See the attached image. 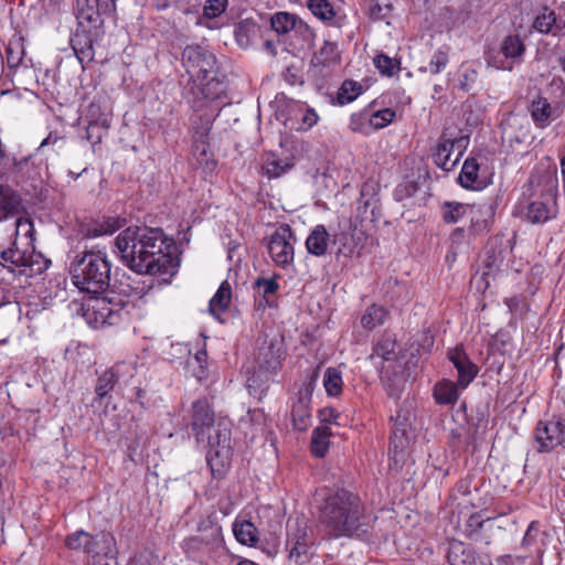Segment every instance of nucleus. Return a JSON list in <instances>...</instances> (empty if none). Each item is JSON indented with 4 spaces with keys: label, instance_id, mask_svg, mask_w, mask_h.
<instances>
[{
    "label": "nucleus",
    "instance_id": "1",
    "mask_svg": "<svg viewBox=\"0 0 565 565\" xmlns=\"http://www.w3.org/2000/svg\"><path fill=\"white\" fill-rule=\"evenodd\" d=\"M171 245L159 227L129 226L116 237L114 252L129 269L153 276L173 273Z\"/></svg>",
    "mask_w": 565,
    "mask_h": 565
},
{
    "label": "nucleus",
    "instance_id": "2",
    "mask_svg": "<svg viewBox=\"0 0 565 565\" xmlns=\"http://www.w3.org/2000/svg\"><path fill=\"white\" fill-rule=\"evenodd\" d=\"M319 513L320 523L330 539H366L370 534L371 518L365 504L349 490L329 491L319 505Z\"/></svg>",
    "mask_w": 565,
    "mask_h": 565
},
{
    "label": "nucleus",
    "instance_id": "3",
    "mask_svg": "<svg viewBox=\"0 0 565 565\" xmlns=\"http://www.w3.org/2000/svg\"><path fill=\"white\" fill-rule=\"evenodd\" d=\"M191 427L200 444L207 438L206 462L214 478H223L231 465V425L221 419L215 423L214 412L206 399L192 405Z\"/></svg>",
    "mask_w": 565,
    "mask_h": 565
},
{
    "label": "nucleus",
    "instance_id": "4",
    "mask_svg": "<svg viewBox=\"0 0 565 565\" xmlns=\"http://www.w3.org/2000/svg\"><path fill=\"white\" fill-rule=\"evenodd\" d=\"M182 63L193 79L192 94L198 100L212 103L224 96L226 84L213 52L201 45H186L182 52Z\"/></svg>",
    "mask_w": 565,
    "mask_h": 565
},
{
    "label": "nucleus",
    "instance_id": "5",
    "mask_svg": "<svg viewBox=\"0 0 565 565\" xmlns=\"http://www.w3.org/2000/svg\"><path fill=\"white\" fill-rule=\"evenodd\" d=\"M369 360L380 371L387 395L396 401L399 399L404 391L406 377L395 335L384 333L373 344Z\"/></svg>",
    "mask_w": 565,
    "mask_h": 565
},
{
    "label": "nucleus",
    "instance_id": "6",
    "mask_svg": "<svg viewBox=\"0 0 565 565\" xmlns=\"http://www.w3.org/2000/svg\"><path fill=\"white\" fill-rule=\"evenodd\" d=\"M111 264L106 253L88 250L77 255L70 266L73 284L84 292L102 294L110 284Z\"/></svg>",
    "mask_w": 565,
    "mask_h": 565
},
{
    "label": "nucleus",
    "instance_id": "7",
    "mask_svg": "<svg viewBox=\"0 0 565 565\" xmlns=\"http://www.w3.org/2000/svg\"><path fill=\"white\" fill-rule=\"evenodd\" d=\"M47 263L41 253L35 252L34 246H21L14 242L12 247L0 253V266L13 275L26 278L41 274L47 268Z\"/></svg>",
    "mask_w": 565,
    "mask_h": 565
},
{
    "label": "nucleus",
    "instance_id": "8",
    "mask_svg": "<svg viewBox=\"0 0 565 565\" xmlns=\"http://www.w3.org/2000/svg\"><path fill=\"white\" fill-rule=\"evenodd\" d=\"M313 539L305 520L295 519L287 522L286 546L289 550V562L302 565L312 556Z\"/></svg>",
    "mask_w": 565,
    "mask_h": 565
},
{
    "label": "nucleus",
    "instance_id": "9",
    "mask_svg": "<svg viewBox=\"0 0 565 565\" xmlns=\"http://www.w3.org/2000/svg\"><path fill=\"white\" fill-rule=\"evenodd\" d=\"M218 115H201L192 120V153L198 163L206 171L212 172L216 167V161L210 151V131L215 117Z\"/></svg>",
    "mask_w": 565,
    "mask_h": 565
},
{
    "label": "nucleus",
    "instance_id": "10",
    "mask_svg": "<svg viewBox=\"0 0 565 565\" xmlns=\"http://www.w3.org/2000/svg\"><path fill=\"white\" fill-rule=\"evenodd\" d=\"M66 546L82 551L88 555H105L113 557L116 553L115 537L109 532H100L96 536L81 530L67 535Z\"/></svg>",
    "mask_w": 565,
    "mask_h": 565
},
{
    "label": "nucleus",
    "instance_id": "11",
    "mask_svg": "<svg viewBox=\"0 0 565 565\" xmlns=\"http://www.w3.org/2000/svg\"><path fill=\"white\" fill-rule=\"evenodd\" d=\"M296 237L289 225L284 224L270 235L267 249L271 260L280 268H287L294 264Z\"/></svg>",
    "mask_w": 565,
    "mask_h": 565
},
{
    "label": "nucleus",
    "instance_id": "12",
    "mask_svg": "<svg viewBox=\"0 0 565 565\" xmlns=\"http://www.w3.org/2000/svg\"><path fill=\"white\" fill-rule=\"evenodd\" d=\"M556 180L547 178L541 200L531 201L525 211V218L532 224H543L556 216L555 210Z\"/></svg>",
    "mask_w": 565,
    "mask_h": 565
},
{
    "label": "nucleus",
    "instance_id": "13",
    "mask_svg": "<svg viewBox=\"0 0 565 565\" xmlns=\"http://www.w3.org/2000/svg\"><path fill=\"white\" fill-rule=\"evenodd\" d=\"M104 34L103 26L78 24L71 38V46L79 63H88L94 60V44Z\"/></svg>",
    "mask_w": 565,
    "mask_h": 565
},
{
    "label": "nucleus",
    "instance_id": "14",
    "mask_svg": "<svg viewBox=\"0 0 565 565\" xmlns=\"http://www.w3.org/2000/svg\"><path fill=\"white\" fill-rule=\"evenodd\" d=\"M127 306L128 303L121 299L102 297L94 300V303L87 308V313L92 310L95 315V327L114 326L128 315Z\"/></svg>",
    "mask_w": 565,
    "mask_h": 565
},
{
    "label": "nucleus",
    "instance_id": "15",
    "mask_svg": "<svg viewBox=\"0 0 565 565\" xmlns=\"http://www.w3.org/2000/svg\"><path fill=\"white\" fill-rule=\"evenodd\" d=\"M115 10V0H75V17L78 24L103 26L104 14Z\"/></svg>",
    "mask_w": 565,
    "mask_h": 565
},
{
    "label": "nucleus",
    "instance_id": "16",
    "mask_svg": "<svg viewBox=\"0 0 565 565\" xmlns=\"http://www.w3.org/2000/svg\"><path fill=\"white\" fill-rule=\"evenodd\" d=\"M562 418L553 417L548 420H541L535 428V440L540 451H551L559 444V429Z\"/></svg>",
    "mask_w": 565,
    "mask_h": 565
},
{
    "label": "nucleus",
    "instance_id": "17",
    "mask_svg": "<svg viewBox=\"0 0 565 565\" xmlns=\"http://www.w3.org/2000/svg\"><path fill=\"white\" fill-rule=\"evenodd\" d=\"M525 51V46L519 35H508L503 39L500 53L504 56V60H497L494 56H490L488 63L500 70H512V63H508V60L513 62L520 61L521 56Z\"/></svg>",
    "mask_w": 565,
    "mask_h": 565
},
{
    "label": "nucleus",
    "instance_id": "18",
    "mask_svg": "<svg viewBox=\"0 0 565 565\" xmlns=\"http://www.w3.org/2000/svg\"><path fill=\"white\" fill-rule=\"evenodd\" d=\"M449 360L458 372V385L465 390L477 376L478 366L468 358L465 351L456 349L449 353Z\"/></svg>",
    "mask_w": 565,
    "mask_h": 565
},
{
    "label": "nucleus",
    "instance_id": "19",
    "mask_svg": "<svg viewBox=\"0 0 565 565\" xmlns=\"http://www.w3.org/2000/svg\"><path fill=\"white\" fill-rule=\"evenodd\" d=\"M447 561L450 565H487L470 545L460 541L450 542Z\"/></svg>",
    "mask_w": 565,
    "mask_h": 565
},
{
    "label": "nucleus",
    "instance_id": "20",
    "mask_svg": "<svg viewBox=\"0 0 565 565\" xmlns=\"http://www.w3.org/2000/svg\"><path fill=\"white\" fill-rule=\"evenodd\" d=\"M333 243L338 246V256L352 257L363 247V233L355 230L342 231L333 235Z\"/></svg>",
    "mask_w": 565,
    "mask_h": 565
},
{
    "label": "nucleus",
    "instance_id": "21",
    "mask_svg": "<svg viewBox=\"0 0 565 565\" xmlns=\"http://www.w3.org/2000/svg\"><path fill=\"white\" fill-rule=\"evenodd\" d=\"M22 210L20 194L7 185H0V222L17 217Z\"/></svg>",
    "mask_w": 565,
    "mask_h": 565
},
{
    "label": "nucleus",
    "instance_id": "22",
    "mask_svg": "<svg viewBox=\"0 0 565 565\" xmlns=\"http://www.w3.org/2000/svg\"><path fill=\"white\" fill-rule=\"evenodd\" d=\"M255 363L259 371L265 373L276 372L280 364L279 350L275 348L271 341H264L255 353Z\"/></svg>",
    "mask_w": 565,
    "mask_h": 565
},
{
    "label": "nucleus",
    "instance_id": "23",
    "mask_svg": "<svg viewBox=\"0 0 565 565\" xmlns=\"http://www.w3.org/2000/svg\"><path fill=\"white\" fill-rule=\"evenodd\" d=\"M443 220L446 223H457L463 217H469L475 222V217L480 212V206L476 204H463L459 202H446L443 207Z\"/></svg>",
    "mask_w": 565,
    "mask_h": 565
},
{
    "label": "nucleus",
    "instance_id": "24",
    "mask_svg": "<svg viewBox=\"0 0 565 565\" xmlns=\"http://www.w3.org/2000/svg\"><path fill=\"white\" fill-rule=\"evenodd\" d=\"M3 169L6 173L14 178H33L34 177V154H29L18 159L15 156L7 154L4 157Z\"/></svg>",
    "mask_w": 565,
    "mask_h": 565
},
{
    "label": "nucleus",
    "instance_id": "25",
    "mask_svg": "<svg viewBox=\"0 0 565 565\" xmlns=\"http://www.w3.org/2000/svg\"><path fill=\"white\" fill-rule=\"evenodd\" d=\"M311 397L309 394L300 395L292 404L291 418L294 427L300 431L306 430L311 423Z\"/></svg>",
    "mask_w": 565,
    "mask_h": 565
},
{
    "label": "nucleus",
    "instance_id": "26",
    "mask_svg": "<svg viewBox=\"0 0 565 565\" xmlns=\"http://www.w3.org/2000/svg\"><path fill=\"white\" fill-rule=\"evenodd\" d=\"M330 242V234L324 225H316L306 239V248L309 254L321 257L324 256Z\"/></svg>",
    "mask_w": 565,
    "mask_h": 565
},
{
    "label": "nucleus",
    "instance_id": "27",
    "mask_svg": "<svg viewBox=\"0 0 565 565\" xmlns=\"http://www.w3.org/2000/svg\"><path fill=\"white\" fill-rule=\"evenodd\" d=\"M278 289L279 284L276 278H257L254 282V290L259 298L255 300V307L257 309H264L270 306L269 297L276 295Z\"/></svg>",
    "mask_w": 565,
    "mask_h": 565
},
{
    "label": "nucleus",
    "instance_id": "28",
    "mask_svg": "<svg viewBox=\"0 0 565 565\" xmlns=\"http://www.w3.org/2000/svg\"><path fill=\"white\" fill-rule=\"evenodd\" d=\"M479 168V163L475 158L466 159L458 177L460 185L472 190L482 189L484 183L478 178Z\"/></svg>",
    "mask_w": 565,
    "mask_h": 565
},
{
    "label": "nucleus",
    "instance_id": "29",
    "mask_svg": "<svg viewBox=\"0 0 565 565\" xmlns=\"http://www.w3.org/2000/svg\"><path fill=\"white\" fill-rule=\"evenodd\" d=\"M232 299V289L231 285L227 280H224L215 295L212 297L209 303V311L212 316H214L217 320L222 321L220 318V313H223L230 307Z\"/></svg>",
    "mask_w": 565,
    "mask_h": 565
},
{
    "label": "nucleus",
    "instance_id": "30",
    "mask_svg": "<svg viewBox=\"0 0 565 565\" xmlns=\"http://www.w3.org/2000/svg\"><path fill=\"white\" fill-rule=\"evenodd\" d=\"M530 111L533 121L539 128L547 127L554 119L552 106L544 97L533 99L530 106Z\"/></svg>",
    "mask_w": 565,
    "mask_h": 565
},
{
    "label": "nucleus",
    "instance_id": "31",
    "mask_svg": "<svg viewBox=\"0 0 565 565\" xmlns=\"http://www.w3.org/2000/svg\"><path fill=\"white\" fill-rule=\"evenodd\" d=\"M124 220L119 217H107L99 222L89 224L85 231L84 236L87 238H95L104 235H111L124 226Z\"/></svg>",
    "mask_w": 565,
    "mask_h": 565
},
{
    "label": "nucleus",
    "instance_id": "32",
    "mask_svg": "<svg viewBox=\"0 0 565 565\" xmlns=\"http://www.w3.org/2000/svg\"><path fill=\"white\" fill-rule=\"evenodd\" d=\"M451 156L452 146L449 145V139L441 137L433 154L434 162L444 171H451L459 162L458 157L451 159Z\"/></svg>",
    "mask_w": 565,
    "mask_h": 565
},
{
    "label": "nucleus",
    "instance_id": "33",
    "mask_svg": "<svg viewBox=\"0 0 565 565\" xmlns=\"http://www.w3.org/2000/svg\"><path fill=\"white\" fill-rule=\"evenodd\" d=\"M292 167L294 161L291 158H279L277 154L270 152L266 154L263 168L268 178H279Z\"/></svg>",
    "mask_w": 565,
    "mask_h": 565
},
{
    "label": "nucleus",
    "instance_id": "34",
    "mask_svg": "<svg viewBox=\"0 0 565 565\" xmlns=\"http://www.w3.org/2000/svg\"><path fill=\"white\" fill-rule=\"evenodd\" d=\"M233 533L235 539L243 545L254 546L258 542V531L250 521L235 520Z\"/></svg>",
    "mask_w": 565,
    "mask_h": 565
},
{
    "label": "nucleus",
    "instance_id": "35",
    "mask_svg": "<svg viewBox=\"0 0 565 565\" xmlns=\"http://www.w3.org/2000/svg\"><path fill=\"white\" fill-rule=\"evenodd\" d=\"M486 228V222H473L470 228L467 231L462 227L455 228L450 234L451 249H461L463 246H468L471 237Z\"/></svg>",
    "mask_w": 565,
    "mask_h": 565
},
{
    "label": "nucleus",
    "instance_id": "36",
    "mask_svg": "<svg viewBox=\"0 0 565 565\" xmlns=\"http://www.w3.org/2000/svg\"><path fill=\"white\" fill-rule=\"evenodd\" d=\"M458 383L449 380L438 382L434 387V397L437 404L449 405L455 404L458 399Z\"/></svg>",
    "mask_w": 565,
    "mask_h": 565
},
{
    "label": "nucleus",
    "instance_id": "37",
    "mask_svg": "<svg viewBox=\"0 0 565 565\" xmlns=\"http://www.w3.org/2000/svg\"><path fill=\"white\" fill-rule=\"evenodd\" d=\"M14 243L21 246H34V224L30 217L19 216L15 220Z\"/></svg>",
    "mask_w": 565,
    "mask_h": 565
},
{
    "label": "nucleus",
    "instance_id": "38",
    "mask_svg": "<svg viewBox=\"0 0 565 565\" xmlns=\"http://www.w3.org/2000/svg\"><path fill=\"white\" fill-rule=\"evenodd\" d=\"M330 436L331 430L328 426H320L313 429L310 448L316 457L322 458L326 456L330 446Z\"/></svg>",
    "mask_w": 565,
    "mask_h": 565
},
{
    "label": "nucleus",
    "instance_id": "39",
    "mask_svg": "<svg viewBox=\"0 0 565 565\" xmlns=\"http://www.w3.org/2000/svg\"><path fill=\"white\" fill-rule=\"evenodd\" d=\"M340 62V53L335 43L324 41L321 49L315 54L313 63L323 67H331Z\"/></svg>",
    "mask_w": 565,
    "mask_h": 565
},
{
    "label": "nucleus",
    "instance_id": "40",
    "mask_svg": "<svg viewBox=\"0 0 565 565\" xmlns=\"http://www.w3.org/2000/svg\"><path fill=\"white\" fill-rule=\"evenodd\" d=\"M411 444L409 430H402V428H393L390 452H393L396 461L403 460L406 450Z\"/></svg>",
    "mask_w": 565,
    "mask_h": 565
},
{
    "label": "nucleus",
    "instance_id": "41",
    "mask_svg": "<svg viewBox=\"0 0 565 565\" xmlns=\"http://www.w3.org/2000/svg\"><path fill=\"white\" fill-rule=\"evenodd\" d=\"M456 76L458 88L465 93H468L477 83L478 71L472 63L465 62L459 66Z\"/></svg>",
    "mask_w": 565,
    "mask_h": 565
},
{
    "label": "nucleus",
    "instance_id": "42",
    "mask_svg": "<svg viewBox=\"0 0 565 565\" xmlns=\"http://www.w3.org/2000/svg\"><path fill=\"white\" fill-rule=\"evenodd\" d=\"M386 316L387 312L383 307L372 305L362 315L361 324L366 330H373L385 322Z\"/></svg>",
    "mask_w": 565,
    "mask_h": 565
},
{
    "label": "nucleus",
    "instance_id": "43",
    "mask_svg": "<svg viewBox=\"0 0 565 565\" xmlns=\"http://www.w3.org/2000/svg\"><path fill=\"white\" fill-rule=\"evenodd\" d=\"M323 386L329 396H339L342 393V373L337 367H328L323 374Z\"/></svg>",
    "mask_w": 565,
    "mask_h": 565
},
{
    "label": "nucleus",
    "instance_id": "44",
    "mask_svg": "<svg viewBox=\"0 0 565 565\" xmlns=\"http://www.w3.org/2000/svg\"><path fill=\"white\" fill-rule=\"evenodd\" d=\"M270 24L278 34H286L297 25V17L288 12H277L271 17Z\"/></svg>",
    "mask_w": 565,
    "mask_h": 565
},
{
    "label": "nucleus",
    "instance_id": "45",
    "mask_svg": "<svg viewBox=\"0 0 565 565\" xmlns=\"http://www.w3.org/2000/svg\"><path fill=\"white\" fill-rule=\"evenodd\" d=\"M307 7L321 21L330 22L335 17L333 6L328 0H308Z\"/></svg>",
    "mask_w": 565,
    "mask_h": 565
},
{
    "label": "nucleus",
    "instance_id": "46",
    "mask_svg": "<svg viewBox=\"0 0 565 565\" xmlns=\"http://www.w3.org/2000/svg\"><path fill=\"white\" fill-rule=\"evenodd\" d=\"M116 383L117 380L114 377V374L109 371V369L100 374L95 386V401L103 402L104 398H106L108 394L114 390Z\"/></svg>",
    "mask_w": 565,
    "mask_h": 565
},
{
    "label": "nucleus",
    "instance_id": "47",
    "mask_svg": "<svg viewBox=\"0 0 565 565\" xmlns=\"http://www.w3.org/2000/svg\"><path fill=\"white\" fill-rule=\"evenodd\" d=\"M374 66L383 75L391 77L398 73L401 70V63L398 60L392 58L384 53L377 54L373 60Z\"/></svg>",
    "mask_w": 565,
    "mask_h": 565
},
{
    "label": "nucleus",
    "instance_id": "48",
    "mask_svg": "<svg viewBox=\"0 0 565 565\" xmlns=\"http://www.w3.org/2000/svg\"><path fill=\"white\" fill-rule=\"evenodd\" d=\"M362 93V86L354 81H344L338 93V100L341 105L353 102Z\"/></svg>",
    "mask_w": 565,
    "mask_h": 565
},
{
    "label": "nucleus",
    "instance_id": "49",
    "mask_svg": "<svg viewBox=\"0 0 565 565\" xmlns=\"http://www.w3.org/2000/svg\"><path fill=\"white\" fill-rule=\"evenodd\" d=\"M109 371L114 374L117 382L127 384L136 374V364L135 362L122 361L115 364Z\"/></svg>",
    "mask_w": 565,
    "mask_h": 565
},
{
    "label": "nucleus",
    "instance_id": "50",
    "mask_svg": "<svg viewBox=\"0 0 565 565\" xmlns=\"http://www.w3.org/2000/svg\"><path fill=\"white\" fill-rule=\"evenodd\" d=\"M556 22L555 12L545 8L534 20L533 28L541 33L551 32Z\"/></svg>",
    "mask_w": 565,
    "mask_h": 565
},
{
    "label": "nucleus",
    "instance_id": "51",
    "mask_svg": "<svg viewBox=\"0 0 565 565\" xmlns=\"http://www.w3.org/2000/svg\"><path fill=\"white\" fill-rule=\"evenodd\" d=\"M7 63L10 68L17 67L24 56L23 45L19 40L10 41L6 49Z\"/></svg>",
    "mask_w": 565,
    "mask_h": 565
},
{
    "label": "nucleus",
    "instance_id": "52",
    "mask_svg": "<svg viewBox=\"0 0 565 565\" xmlns=\"http://www.w3.org/2000/svg\"><path fill=\"white\" fill-rule=\"evenodd\" d=\"M395 117V111L391 108H384L374 111L369 119L370 125L375 129H382L390 125Z\"/></svg>",
    "mask_w": 565,
    "mask_h": 565
},
{
    "label": "nucleus",
    "instance_id": "53",
    "mask_svg": "<svg viewBox=\"0 0 565 565\" xmlns=\"http://www.w3.org/2000/svg\"><path fill=\"white\" fill-rule=\"evenodd\" d=\"M448 62H449L448 54L441 50H438L433 54L427 70L433 75H437L446 68Z\"/></svg>",
    "mask_w": 565,
    "mask_h": 565
},
{
    "label": "nucleus",
    "instance_id": "54",
    "mask_svg": "<svg viewBox=\"0 0 565 565\" xmlns=\"http://www.w3.org/2000/svg\"><path fill=\"white\" fill-rule=\"evenodd\" d=\"M392 10L390 3H382L381 0H369V13L373 20L385 19Z\"/></svg>",
    "mask_w": 565,
    "mask_h": 565
},
{
    "label": "nucleus",
    "instance_id": "55",
    "mask_svg": "<svg viewBox=\"0 0 565 565\" xmlns=\"http://www.w3.org/2000/svg\"><path fill=\"white\" fill-rule=\"evenodd\" d=\"M227 0H207L203 7V15L209 19L220 17L226 9Z\"/></svg>",
    "mask_w": 565,
    "mask_h": 565
},
{
    "label": "nucleus",
    "instance_id": "56",
    "mask_svg": "<svg viewBox=\"0 0 565 565\" xmlns=\"http://www.w3.org/2000/svg\"><path fill=\"white\" fill-rule=\"evenodd\" d=\"M391 419L394 422L393 428H402V430H409L411 427V411L407 407L401 406L395 416Z\"/></svg>",
    "mask_w": 565,
    "mask_h": 565
},
{
    "label": "nucleus",
    "instance_id": "57",
    "mask_svg": "<svg viewBox=\"0 0 565 565\" xmlns=\"http://www.w3.org/2000/svg\"><path fill=\"white\" fill-rule=\"evenodd\" d=\"M540 534V524L536 521H532L523 536L521 542L522 547L530 548L535 545L537 536Z\"/></svg>",
    "mask_w": 565,
    "mask_h": 565
},
{
    "label": "nucleus",
    "instance_id": "58",
    "mask_svg": "<svg viewBox=\"0 0 565 565\" xmlns=\"http://www.w3.org/2000/svg\"><path fill=\"white\" fill-rule=\"evenodd\" d=\"M295 32L299 33L303 41L308 44H311L315 39V32L311 30V28L305 23L303 21L299 20L297 18V25L294 29Z\"/></svg>",
    "mask_w": 565,
    "mask_h": 565
},
{
    "label": "nucleus",
    "instance_id": "59",
    "mask_svg": "<svg viewBox=\"0 0 565 565\" xmlns=\"http://www.w3.org/2000/svg\"><path fill=\"white\" fill-rule=\"evenodd\" d=\"M318 119H319V117H318L317 113L315 111V109L307 108L301 118L300 129L305 130V131L309 130L318 122Z\"/></svg>",
    "mask_w": 565,
    "mask_h": 565
},
{
    "label": "nucleus",
    "instance_id": "60",
    "mask_svg": "<svg viewBox=\"0 0 565 565\" xmlns=\"http://www.w3.org/2000/svg\"><path fill=\"white\" fill-rule=\"evenodd\" d=\"M319 418L324 424H339V413L333 407H324L319 412Z\"/></svg>",
    "mask_w": 565,
    "mask_h": 565
},
{
    "label": "nucleus",
    "instance_id": "61",
    "mask_svg": "<svg viewBox=\"0 0 565 565\" xmlns=\"http://www.w3.org/2000/svg\"><path fill=\"white\" fill-rule=\"evenodd\" d=\"M449 145L452 146V151L454 150L458 151L456 157H458V160H460V157L462 156L463 151L467 149V147L469 145V137L460 136L455 139H449Z\"/></svg>",
    "mask_w": 565,
    "mask_h": 565
},
{
    "label": "nucleus",
    "instance_id": "62",
    "mask_svg": "<svg viewBox=\"0 0 565 565\" xmlns=\"http://www.w3.org/2000/svg\"><path fill=\"white\" fill-rule=\"evenodd\" d=\"M64 143V139L63 137H60L57 135H54V134H50L45 139H43V141L40 143L39 148H38V151H41L44 147L49 146V145H53V146H56L57 145V149H61L62 146Z\"/></svg>",
    "mask_w": 565,
    "mask_h": 565
},
{
    "label": "nucleus",
    "instance_id": "63",
    "mask_svg": "<svg viewBox=\"0 0 565 565\" xmlns=\"http://www.w3.org/2000/svg\"><path fill=\"white\" fill-rule=\"evenodd\" d=\"M415 191L414 186L408 184H399L395 191L394 196L397 201H402L406 196H411Z\"/></svg>",
    "mask_w": 565,
    "mask_h": 565
},
{
    "label": "nucleus",
    "instance_id": "64",
    "mask_svg": "<svg viewBox=\"0 0 565 565\" xmlns=\"http://www.w3.org/2000/svg\"><path fill=\"white\" fill-rule=\"evenodd\" d=\"M483 525V520L479 514H473L468 520V526L475 527L476 530L480 529Z\"/></svg>",
    "mask_w": 565,
    "mask_h": 565
}]
</instances>
